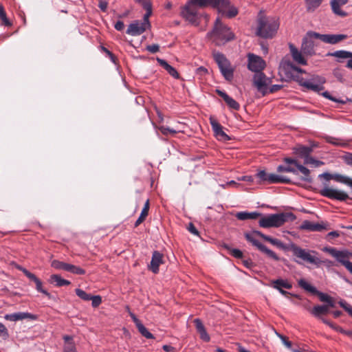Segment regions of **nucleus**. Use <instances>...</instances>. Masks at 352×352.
<instances>
[{"label":"nucleus","instance_id":"nucleus-1","mask_svg":"<svg viewBox=\"0 0 352 352\" xmlns=\"http://www.w3.org/2000/svg\"><path fill=\"white\" fill-rule=\"evenodd\" d=\"M225 0H189L182 8L181 16L192 24L197 23V7H221Z\"/></svg>","mask_w":352,"mask_h":352},{"label":"nucleus","instance_id":"nucleus-2","mask_svg":"<svg viewBox=\"0 0 352 352\" xmlns=\"http://www.w3.org/2000/svg\"><path fill=\"white\" fill-rule=\"evenodd\" d=\"M279 25L278 19L261 16L257 20L256 35L263 38H272L277 33Z\"/></svg>","mask_w":352,"mask_h":352},{"label":"nucleus","instance_id":"nucleus-3","mask_svg":"<svg viewBox=\"0 0 352 352\" xmlns=\"http://www.w3.org/2000/svg\"><path fill=\"white\" fill-rule=\"evenodd\" d=\"M207 36L217 45H224L234 37L230 28L221 21L219 17L217 18L212 30L209 32Z\"/></svg>","mask_w":352,"mask_h":352},{"label":"nucleus","instance_id":"nucleus-4","mask_svg":"<svg viewBox=\"0 0 352 352\" xmlns=\"http://www.w3.org/2000/svg\"><path fill=\"white\" fill-rule=\"evenodd\" d=\"M292 213H276L261 216L258 224L264 228H278L288 221L289 217H293Z\"/></svg>","mask_w":352,"mask_h":352},{"label":"nucleus","instance_id":"nucleus-5","mask_svg":"<svg viewBox=\"0 0 352 352\" xmlns=\"http://www.w3.org/2000/svg\"><path fill=\"white\" fill-rule=\"evenodd\" d=\"M323 251L331 254L352 274V262L349 260V256H352L351 252L348 250H338L331 247L324 248Z\"/></svg>","mask_w":352,"mask_h":352},{"label":"nucleus","instance_id":"nucleus-6","mask_svg":"<svg viewBox=\"0 0 352 352\" xmlns=\"http://www.w3.org/2000/svg\"><path fill=\"white\" fill-rule=\"evenodd\" d=\"M213 57L225 79L228 81L232 80L233 78L234 70L230 61L223 54L220 52H214Z\"/></svg>","mask_w":352,"mask_h":352},{"label":"nucleus","instance_id":"nucleus-7","mask_svg":"<svg viewBox=\"0 0 352 352\" xmlns=\"http://www.w3.org/2000/svg\"><path fill=\"white\" fill-rule=\"evenodd\" d=\"M151 15V14H150L149 12H146L144 15L142 21H135L131 23L126 30V34L135 36L140 35L144 32L151 26L148 20Z\"/></svg>","mask_w":352,"mask_h":352},{"label":"nucleus","instance_id":"nucleus-8","mask_svg":"<svg viewBox=\"0 0 352 352\" xmlns=\"http://www.w3.org/2000/svg\"><path fill=\"white\" fill-rule=\"evenodd\" d=\"M271 83L270 78L261 72H254L252 77V85L257 91L265 96L268 93L269 85Z\"/></svg>","mask_w":352,"mask_h":352},{"label":"nucleus","instance_id":"nucleus-9","mask_svg":"<svg viewBox=\"0 0 352 352\" xmlns=\"http://www.w3.org/2000/svg\"><path fill=\"white\" fill-rule=\"evenodd\" d=\"M291 250L295 256L302 259L304 261H307L309 263L316 265H318L322 263L319 258L312 256L309 251H307L306 250H304L296 245H292Z\"/></svg>","mask_w":352,"mask_h":352},{"label":"nucleus","instance_id":"nucleus-10","mask_svg":"<svg viewBox=\"0 0 352 352\" xmlns=\"http://www.w3.org/2000/svg\"><path fill=\"white\" fill-rule=\"evenodd\" d=\"M320 194L322 196L329 199H336L341 201H346L349 199V195L346 192L330 187H324V188L321 189Z\"/></svg>","mask_w":352,"mask_h":352},{"label":"nucleus","instance_id":"nucleus-11","mask_svg":"<svg viewBox=\"0 0 352 352\" xmlns=\"http://www.w3.org/2000/svg\"><path fill=\"white\" fill-rule=\"evenodd\" d=\"M266 66L265 61L259 56L249 53L248 54V68L254 72L263 71Z\"/></svg>","mask_w":352,"mask_h":352},{"label":"nucleus","instance_id":"nucleus-12","mask_svg":"<svg viewBox=\"0 0 352 352\" xmlns=\"http://www.w3.org/2000/svg\"><path fill=\"white\" fill-rule=\"evenodd\" d=\"M246 239L251 241L254 245H255L261 252L265 254L269 258L274 260V261H278L279 257L277 256V254L272 250H270L268 248H267L265 245L262 244L261 242H259L258 240L254 239L251 236L248 234L245 235Z\"/></svg>","mask_w":352,"mask_h":352},{"label":"nucleus","instance_id":"nucleus-13","mask_svg":"<svg viewBox=\"0 0 352 352\" xmlns=\"http://www.w3.org/2000/svg\"><path fill=\"white\" fill-rule=\"evenodd\" d=\"M324 80L320 79L318 82H316L314 79L311 80H303L302 79L300 82V85L306 87L308 89L312 90L315 92L319 93L320 91L324 89L323 83Z\"/></svg>","mask_w":352,"mask_h":352},{"label":"nucleus","instance_id":"nucleus-14","mask_svg":"<svg viewBox=\"0 0 352 352\" xmlns=\"http://www.w3.org/2000/svg\"><path fill=\"white\" fill-rule=\"evenodd\" d=\"M164 256L162 253L158 251H154L152 254L151 264L149 269L154 273L157 274L159 272V267L161 264L164 263Z\"/></svg>","mask_w":352,"mask_h":352},{"label":"nucleus","instance_id":"nucleus-15","mask_svg":"<svg viewBox=\"0 0 352 352\" xmlns=\"http://www.w3.org/2000/svg\"><path fill=\"white\" fill-rule=\"evenodd\" d=\"M4 318L6 320L16 322L23 320L24 319L35 320L36 316L34 314L28 312H16L10 314H6Z\"/></svg>","mask_w":352,"mask_h":352},{"label":"nucleus","instance_id":"nucleus-16","mask_svg":"<svg viewBox=\"0 0 352 352\" xmlns=\"http://www.w3.org/2000/svg\"><path fill=\"white\" fill-rule=\"evenodd\" d=\"M226 3L221 7H213L217 8L222 16H225L228 18H232L235 16L238 11L234 6H230L229 0H225Z\"/></svg>","mask_w":352,"mask_h":352},{"label":"nucleus","instance_id":"nucleus-17","mask_svg":"<svg viewBox=\"0 0 352 352\" xmlns=\"http://www.w3.org/2000/svg\"><path fill=\"white\" fill-rule=\"evenodd\" d=\"M348 38L346 34H324L323 43L335 45Z\"/></svg>","mask_w":352,"mask_h":352},{"label":"nucleus","instance_id":"nucleus-18","mask_svg":"<svg viewBox=\"0 0 352 352\" xmlns=\"http://www.w3.org/2000/svg\"><path fill=\"white\" fill-rule=\"evenodd\" d=\"M210 123L212 126V130L214 132L215 135L219 137V138H221L223 140H228V136L226 135V133L223 131L222 126L221 124L217 122V120L212 118H210Z\"/></svg>","mask_w":352,"mask_h":352},{"label":"nucleus","instance_id":"nucleus-19","mask_svg":"<svg viewBox=\"0 0 352 352\" xmlns=\"http://www.w3.org/2000/svg\"><path fill=\"white\" fill-rule=\"evenodd\" d=\"M289 47L292 56L295 62L304 65L307 64V61L303 57L301 52L298 51V50L292 43L289 44Z\"/></svg>","mask_w":352,"mask_h":352},{"label":"nucleus","instance_id":"nucleus-20","mask_svg":"<svg viewBox=\"0 0 352 352\" xmlns=\"http://www.w3.org/2000/svg\"><path fill=\"white\" fill-rule=\"evenodd\" d=\"M216 91L217 94L224 100L230 108L235 110L239 109L240 104L232 98L230 97L226 92L219 89H217Z\"/></svg>","mask_w":352,"mask_h":352},{"label":"nucleus","instance_id":"nucleus-21","mask_svg":"<svg viewBox=\"0 0 352 352\" xmlns=\"http://www.w3.org/2000/svg\"><path fill=\"white\" fill-rule=\"evenodd\" d=\"M329 55L339 59L349 58L347 61L346 67L351 69V67L349 65V63H352V52L346 50H337L330 53Z\"/></svg>","mask_w":352,"mask_h":352},{"label":"nucleus","instance_id":"nucleus-22","mask_svg":"<svg viewBox=\"0 0 352 352\" xmlns=\"http://www.w3.org/2000/svg\"><path fill=\"white\" fill-rule=\"evenodd\" d=\"M346 3V0H331V6L334 14L345 16L346 13L341 10V6Z\"/></svg>","mask_w":352,"mask_h":352},{"label":"nucleus","instance_id":"nucleus-23","mask_svg":"<svg viewBox=\"0 0 352 352\" xmlns=\"http://www.w3.org/2000/svg\"><path fill=\"white\" fill-rule=\"evenodd\" d=\"M301 51L303 54L307 55L314 54V43L313 41L308 38H304L302 42Z\"/></svg>","mask_w":352,"mask_h":352},{"label":"nucleus","instance_id":"nucleus-24","mask_svg":"<svg viewBox=\"0 0 352 352\" xmlns=\"http://www.w3.org/2000/svg\"><path fill=\"white\" fill-rule=\"evenodd\" d=\"M157 61L171 76L176 79L179 78L177 71L173 67L170 65L165 60L157 58Z\"/></svg>","mask_w":352,"mask_h":352},{"label":"nucleus","instance_id":"nucleus-25","mask_svg":"<svg viewBox=\"0 0 352 352\" xmlns=\"http://www.w3.org/2000/svg\"><path fill=\"white\" fill-rule=\"evenodd\" d=\"M194 323L195 324L197 332L199 333L201 339L205 342H208L210 340V336L207 333L206 330L201 320L196 318L194 320Z\"/></svg>","mask_w":352,"mask_h":352},{"label":"nucleus","instance_id":"nucleus-26","mask_svg":"<svg viewBox=\"0 0 352 352\" xmlns=\"http://www.w3.org/2000/svg\"><path fill=\"white\" fill-rule=\"evenodd\" d=\"M300 228L309 231H321L324 228V227L321 224L312 223L311 221L305 220L302 223Z\"/></svg>","mask_w":352,"mask_h":352},{"label":"nucleus","instance_id":"nucleus-27","mask_svg":"<svg viewBox=\"0 0 352 352\" xmlns=\"http://www.w3.org/2000/svg\"><path fill=\"white\" fill-rule=\"evenodd\" d=\"M267 182H268L270 184H288L290 182V179L285 176H281L274 173H269L267 177Z\"/></svg>","mask_w":352,"mask_h":352},{"label":"nucleus","instance_id":"nucleus-28","mask_svg":"<svg viewBox=\"0 0 352 352\" xmlns=\"http://www.w3.org/2000/svg\"><path fill=\"white\" fill-rule=\"evenodd\" d=\"M270 285L274 289L285 288L289 289L292 287V285L287 280L282 278L272 280Z\"/></svg>","mask_w":352,"mask_h":352},{"label":"nucleus","instance_id":"nucleus-29","mask_svg":"<svg viewBox=\"0 0 352 352\" xmlns=\"http://www.w3.org/2000/svg\"><path fill=\"white\" fill-rule=\"evenodd\" d=\"M329 307V305H316L310 311L315 317L321 319L323 318L321 315L328 313Z\"/></svg>","mask_w":352,"mask_h":352},{"label":"nucleus","instance_id":"nucleus-30","mask_svg":"<svg viewBox=\"0 0 352 352\" xmlns=\"http://www.w3.org/2000/svg\"><path fill=\"white\" fill-rule=\"evenodd\" d=\"M50 282L55 284L57 287H62L69 285L71 284L70 281L63 278L60 275L52 274L50 278Z\"/></svg>","mask_w":352,"mask_h":352},{"label":"nucleus","instance_id":"nucleus-31","mask_svg":"<svg viewBox=\"0 0 352 352\" xmlns=\"http://www.w3.org/2000/svg\"><path fill=\"white\" fill-rule=\"evenodd\" d=\"M323 0H305L306 9L308 12H314L318 8Z\"/></svg>","mask_w":352,"mask_h":352},{"label":"nucleus","instance_id":"nucleus-32","mask_svg":"<svg viewBox=\"0 0 352 352\" xmlns=\"http://www.w3.org/2000/svg\"><path fill=\"white\" fill-rule=\"evenodd\" d=\"M30 280L34 281V283L36 285V289L38 292H41L48 297L50 296V293L43 288V283L41 282V280L39 278H38L34 274L30 276Z\"/></svg>","mask_w":352,"mask_h":352},{"label":"nucleus","instance_id":"nucleus-33","mask_svg":"<svg viewBox=\"0 0 352 352\" xmlns=\"http://www.w3.org/2000/svg\"><path fill=\"white\" fill-rule=\"evenodd\" d=\"M295 153L300 155V157H304L305 159L309 156L310 153L312 152V147L305 146H298L294 148Z\"/></svg>","mask_w":352,"mask_h":352},{"label":"nucleus","instance_id":"nucleus-34","mask_svg":"<svg viewBox=\"0 0 352 352\" xmlns=\"http://www.w3.org/2000/svg\"><path fill=\"white\" fill-rule=\"evenodd\" d=\"M298 283L301 288H302L307 292H309L312 294H316L317 292L316 287L310 285L307 280H305L303 278L300 279Z\"/></svg>","mask_w":352,"mask_h":352},{"label":"nucleus","instance_id":"nucleus-35","mask_svg":"<svg viewBox=\"0 0 352 352\" xmlns=\"http://www.w3.org/2000/svg\"><path fill=\"white\" fill-rule=\"evenodd\" d=\"M322 96L324 97L327 99H329L331 101H333L335 102L340 103V104H345L347 101L351 102L352 103V99L346 98L345 100L338 99L333 96H332L329 92L328 91H324L322 93Z\"/></svg>","mask_w":352,"mask_h":352},{"label":"nucleus","instance_id":"nucleus-36","mask_svg":"<svg viewBox=\"0 0 352 352\" xmlns=\"http://www.w3.org/2000/svg\"><path fill=\"white\" fill-rule=\"evenodd\" d=\"M66 272H71L74 274H85V271L78 266L67 263Z\"/></svg>","mask_w":352,"mask_h":352},{"label":"nucleus","instance_id":"nucleus-37","mask_svg":"<svg viewBox=\"0 0 352 352\" xmlns=\"http://www.w3.org/2000/svg\"><path fill=\"white\" fill-rule=\"evenodd\" d=\"M136 327L138 328L139 332L145 337L147 339H153L154 338L153 335L150 333L148 329L143 325V324L141 322L140 324H138Z\"/></svg>","mask_w":352,"mask_h":352},{"label":"nucleus","instance_id":"nucleus-38","mask_svg":"<svg viewBox=\"0 0 352 352\" xmlns=\"http://www.w3.org/2000/svg\"><path fill=\"white\" fill-rule=\"evenodd\" d=\"M333 180H335L337 182L344 184L348 186V184L351 180V177L346 176V175L336 173V174H333Z\"/></svg>","mask_w":352,"mask_h":352},{"label":"nucleus","instance_id":"nucleus-39","mask_svg":"<svg viewBox=\"0 0 352 352\" xmlns=\"http://www.w3.org/2000/svg\"><path fill=\"white\" fill-rule=\"evenodd\" d=\"M158 129L161 131V133L164 135H168L169 134L175 135L177 133L182 132V130L179 129H174L170 127H167L165 126H161L158 128Z\"/></svg>","mask_w":352,"mask_h":352},{"label":"nucleus","instance_id":"nucleus-40","mask_svg":"<svg viewBox=\"0 0 352 352\" xmlns=\"http://www.w3.org/2000/svg\"><path fill=\"white\" fill-rule=\"evenodd\" d=\"M296 167L304 175L303 179L305 181H307V182H310L311 181V178H310V176H309L310 171H309V170L307 168H306L305 166L300 164L299 163L298 164V165Z\"/></svg>","mask_w":352,"mask_h":352},{"label":"nucleus","instance_id":"nucleus-41","mask_svg":"<svg viewBox=\"0 0 352 352\" xmlns=\"http://www.w3.org/2000/svg\"><path fill=\"white\" fill-rule=\"evenodd\" d=\"M277 171L279 173L287 172V173H292L296 175L298 174L297 170L290 165H287V166L279 165L277 167Z\"/></svg>","mask_w":352,"mask_h":352},{"label":"nucleus","instance_id":"nucleus-42","mask_svg":"<svg viewBox=\"0 0 352 352\" xmlns=\"http://www.w3.org/2000/svg\"><path fill=\"white\" fill-rule=\"evenodd\" d=\"M318 296L320 301L327 302L330 307H334L333 301L332 300L331 298L327 294L320 292L318 293Z\"/></svg>","mask_w":352,"mask_h":352},{"label":"nucleus","instance_id":"nucleus-43","mask_svg":"<svg viewBox=\"0 0 352 352\" xmlns=\"http://www.w3.org/2000/svg\"><path fill=\"white\" fill-rule=\"evenodd\" d=\"M75 292L76 294L83 300L88 301L90 300L91 298V294L86 293L81 289H76Z\"/></svg>","mask_w":352,"mask_h":352},{"label":"nucleus","instance_id":"nucleus-44","mask_svg":"<svg viewBox=\"0 0 352 352\" xmlns=\"http://www.w3.org/2000/svg\"><path fill=\"white\" fill-rule=\"evenodd\" d=\"M51 265L52 267L56 270H63L66 271L67 263L59 261L58 260H54L52 261Z\"/></svg>","mask_w":352,"mask_h":352},{"label":"nucleus","instance_id":"nucleus-45","mask_svg":"<svg viewBox=\"0 0 352 352\" xmlns=\"http://www.w3.org/2000/svg\"><path fill=\"white\" fill-rule=\"evenodd\" d=\"M262 214L258 212H243V220L245 219H256L261 217Z\"/></svg>","mask_w":352,"mask_h":352},{"label":"nucleus","instance_id":"nucleus-46","mask_svg":"<svg viewBox=\"0 0 352 352\" xmlns=\"http://www.w3.org/2000/svg\"><path fill=\"white\" fill-rule=\"evenodd\" d=\"M135 1L141 4L146 12H149L150 14H152V6L148 0H135Z\"/></svg>","mask_w":352,"mask_h":352},{"label":"nucleus","instance_id":"nucleus-47","mask_svg":"<svg viewBox=\"0 0 352 352\" xmlns=\"http://www.w3.org/2000/svg\"><path fill=\"white\" fill-rule=\"evenodd\" d=\"M305 164H310L314 165L316 167H318L324 164V162L322 161L316 160L312 157L308 156L305 159Z\"/></svg>","mask_w":352,"mask_h":352},{"label":"nucleus","instance_id":"nucleus-48","mask_svg":"<svg viewBox=\"0 0 352 352\" xmlns=\"http://www.w3.org/2000/svg\"><path fill=\"white\" fill-rule=\"evenodd\" d=\"M0 19L2 20L3 25L6 26H9L11 25L10 21H8L6 13L5 12L4 8L2 5L0 4Z\"/></svg>","mask_w":352,"mask_h":352},{"label":"nucleus","instance_id":"nucleus-49","mask_svg":"<svg viewBox=\"0 0 352 352\" xmlns=\"http://www.w3.org/2000/svg\"><path fill=\"white\" fill-rule=\"evenodd\" d=\"M326 141L330 144H334V145H340L342 146H344L346 145L345 143H342V140L340 139H337L333 137L327 136L326 137Z\"/></svg>","mask_w":352,"mask_h":352},{"label":"nucleus","instance_id":"nucleus-50","mask_svg":"<svg viewBox=\"0 0 352 352\" xmlns=\"http://www.w3.org/2000/svg\"><path fill=\"white\" fill-rule=\"evenodd\" d=\"M147 215L148 212H146L145 210H142L140 215L139 216L138 219L136 220L135 223V226L138 227L139 225H140L144 221Z\"/></svg>","mask_w":352,"mask_h":352},{"label":"nucleus","instance_id":"nucleus-51","mask_svg":"<svg viewBox=\"0 0 352 352\" xmlns=\"http://www.w3.org/2000/svg\"><path fill=\"white\" fill-rule=\"evenodd\" d=\"M307 36L310 38V39L312 38H317L323 42L324 34L311 31L307 32Z\"/></svg>","mask_w":352,"mask_h":352},{"label":"nucleus","instance_id":"nucleus-52","mask_svg":"<svg viewBox=\"0 0 352 352\" xmlns=\"http://www.w3.org/2000/svg\"><path fill=\"white\" fill-rule=\"evenodd\" d=\"M8 336L9 333L8 329L2 322H0V337L7 338Z\"/></svg>","mask_w":352,"mask_h":352},{"label":"nucleus","instance_id":"nucleus-53","mask_svg":"<svg viewBox=\"0 0 352 352\" xmlns=\"http://www.w3.org/2000/svg\"><path fill=\"white\" fill-rule=\"evenodd\" d=\"M267 241L279 248H284V244L277 239L270 237V239H267Z\"/></svg>","mask_w":352,"mask_h":352},{"label":"nucleus","instance_id":"nucleus-54","mask_svg":"<svg viewBox=\"0 0 352 352\" xmlns=\"http://www.w3.org/2000/svg\"><path fill=\"white\" fill-rule=\"evenodd\" d=\"M276 334L277 335V336L281 340L283 344L286 346L287 347L288 349H291L292 348V342L290 341H289L287 338L277 332H276Z\"/></svg>","mask_w":352,"mask_h":352},{"label":"nucleus","instance_id":"nucleus-55","mask_svg":"<svg viewBox=\"0 0 352 352\" xmlns=\"http://www.w3.org/2000/svg\"><path fill=\"white\" fill-rule=\"evenodd\" d=\"M91 304L94 307H98L102 302V298L100 296H91Z\"/></svg>","mask_w":352,"mask_h":352},{"label":"nucleus","instance_id":"nucleus-56","mask_svg":"<svg viewBox=\"0 0 352 352\" xmlns=\"http://www.w3.org/2000/svg\"><path fill=\"white\" fill-rule=\"evenodd\" d=\"M64 352H76V347L73 342H69L65 344Z\"/></svg>","mask_w":352,"mask_h":352},{"label":"nucleus","instance_id":"nucleus-57","mask_svg":"<svg viewBox=\"0 0 352 352\" xmlns=\"http://www.w3.org/2000/svg\"><path fill=\"white\" fill-rule=\"evenodd\" d=\"M340 305L352 316V306L345 301H340Z\"/></svg>","mask_w":352,"mask_h":352},{"label":"nucleus","instance_id":"nucleus-58","mask_svg":"<svg viewBox=\"0 0 352 352\" xmlns=\"http://www.w3.org/2000/svg\"><path fill=\"white\" fill-rule=\"evenodd\" d=\"M146 50L151 53L154 54L159 51L160 46L157 44L150 45L146 47Z\"/></svg>","mask_w":352,"mask_h":352},{"label":"nucleus","instance_id":"nucleus-59","mask_svg":"<svg viewBox=\"0 0 352 352\" xmlns=\"http://www.w3.org/2000/svg\"><path fill=\"white\" fill-rule=\"evenodd\" d=\"M230 252L235 258H242V252L238 249H230Z\"/></svg>","mask_w":352,"mask_h":352},{"label":"nucleus","instance_id":"nucleus-60","mask_svg":"<svg viewBox=\"0 0 352 352\" xmlns=\"http://www.w3.org/2000/svg\"><path fill=\"white\" fill-rule=\"evenodd\" d=\"M98 7L100 8V9L102 11L106 12L107 10V7H108L107 1H103V0H99V1H98Z\"/></svg>","mask_w":352,"mask_h":352},{"label":"nucleus","instance_id":"nucleus-61","mask_svg":"<svg viewBox=\"0 0 352 352\" xmlns=\"http://www.w3.org/2000/svg\"><path fill=\"white\" fill-rule=\"evenodd\" d=\"M343 159L345 162V163L351 166H352V153H346Z\"/></svg>","mask_w":352,"mask_h":352},{"label":"nucleus","instance_id":"nucleus-62","mask_svg":"<svg viewBox=\"0 0 352 352\" xmlns=\"http://www.w3.org/2000/svg\"><path fill=\"white\" fill-rule=\"evenodd\" d=\"M283 161L287 164V165H294V166H296L298 164L297 160L290 158V157H285L284 158Z\"/></svg>","mask_w":352,"mask_h":352},{"label":"nucleus","instance_id":"nucleus-63","mask_svg":"<svg viewBox=\"0 0 352 352\" xmlns=\"http://www.w3.org/2000/svg\"><path fill=\"white\" fill-rule=\"evenodd\" d=\"M188 230L194 235L199 234V232L197 231V230L196 229V228L192 223H189V225L188 226Z\"/></svg>","mask_w":352,"mask_h":352},{"label":"nucleus","instance_id":"nucleus-64","mask_svg":"<svg viewBox=\"0 0 352 352\" xmlns=\"http://www.w3.org/2000/svg\"><path fill=\"white\" fill-rule=\"evenodd\" d=\"M269 173H267L264 170H261L259 171L258 173H257V176L258 177L263 180V181H266L267 182V177L268 176Z\"/></svg>","mask_w":352,"mask_h":352}]
</instances>
